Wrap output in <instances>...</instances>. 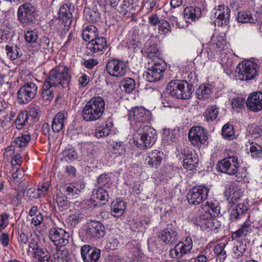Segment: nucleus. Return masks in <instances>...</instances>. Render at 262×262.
Masks as SVG:
<instances>
[{
	"label": "nucleus",
	"mask_w": 262,
	"mask_h": 262,
	"mask_svg": "<svg viewBox=\"0 0 262 262\" xmlns=\"http://www.w3.org/2000/svg\"><path fill=\"white\" fill-rule=\"evenodd\" d=\"M96 198L100 201H107L109 195L107 191L103 187H100L96 191Z\"/></svg>",
	"instance_id": "8fccbe9b"
},
{
	"label": "nucleus",
	"mask_w": 262,
	"mask_h": 262,
	"mask_svg": "<svg viewBox=\"0 0 262 262\" xmlns=\"http://www.w3.org/2000/svg\"><path fill=\"white\" fill-rule=\"evenodd\" d=\"M135 133L133 135L135 144L142 149L151 147L157 140L156 130L148 125H133Z\"/></svg>",
	"instance_id": "f257e3e1"
},
{
	"label": "nucleus",
	"mask_w": 262,
	"mask_h": 262,
	"mask_svg": "<svg viewBox=\"0 0 262 262\" xmlns=\"http://www.w3.org/2000/svg\"><path fill=\"white\" fill-rule=\"evenodd\" d=\"M105 68L109 75L117 77H122L126 72V64L118 59L108 61L106 64Z\"/></svg>",
	"instance_id": "4468645a"
},
{
	"label": "nucleus",
	"mask_w": 262,
	"mask_h": 262,
	"mask_svg": "<svg viewBox=\"0 0 262 262\" xmlns=\"http://www.w3.org/2000/svg\"><path fill=\"white\" fill-rule=\"evenodd\" d=\"M42 193L39 192L37 188H30L27 192V196L30 199H36L39 198H42L41 195Z\"/></svg>",
	"instance_id": "864d4df0"
},
{
	"label": "nucleus",
	"mask_w": 262,
	"mask_h": 262,
	"mask_svg": "<svg viewBox=\"0 0 262 262\" xmlns=\"http://www.w3.org/2000/svg\"><path fill=\"white\" fill-rule=\"evenodd\" d=\"M258 67L255 62L247 60L239 63L236 72L238 73L239 79L249 80L254 79L258 74Z\"/></svg>",
	"instance_id": "0eeeda50"
},
{
	"label": "nucleus",
	"mask_w": 262,
	"mask_h": 262,
	"mask_svg": "<svg viewBox=\"0 0 262 262\" xmlns=\"http://www.w3.org/2000/svg\"><path fill=\"white\" fill-rule=\"evenodd\" d=\"M225 244L220 243L214 248V252L217 256V260L222 262L227 256L226 252L224 250Z\"/></svg>",
	"instance_id": "79ce46f5"
},
{
	"label": "nucleus",
	"mask_w": 262,
	"mask_h": 262,
	"mask_svg": "<svg viewBox=\"0 0 262 262\" xmlns=\"http://www.w3.org/2000/svg\"><path fill=\"white\" fill-rule=\"evenodd\" d=\"M62 190H64V194L68 199L77 198L81 192L79 187L75 186L73 184L69 185H64L62 187Z\"/></svg>",
	"instance_id": "2f4dec72"
},
{
	"label": "nucleus",
	"mask_w": 262,
	"mask_h": 262,
	"mask_svg": "<svg viewBox=\"0 0 262 262\" xmlns=\"http://www.w3.org/2000/svg\"><path fill=\"white\" fill-rule=\"evenodd\" d=\"M80 252L84 262H97L100 257L101 250L91 245L82 246Z\"/></svg>",
	"instance_id": "a211bd4d"
},
{
	"label": "nucleus",
	"mask_w": 262,
	"mask_h": 262,
	"mask_svg": "<svg viewBox=\"0 0 262 262\" xmlns=\"http://www.w3.org/2000/svg\"><path fill=\"white\" fill-rule=\"evenodd\" d=\"M29 119V115L27 111L20 112L17 116L15 120V125L18 129H21L26 125Z\"/></svg>",
	"instance_id": "ea45409f"
},
{
	"label": "nucleus",
	"mask_w": 262,
	"mask_h": 262,
	"mask_svg": "<svg viewBox=\"0 0 262 262\" xmlns=\"http://www.w3.org/2000/svg\"><path fill=\"white\" fill-rule=\"evenodd\" d=\"M251 222L249 219H247L244 222L241 228L238 229L233 233L235 237L246 236L248 233L251 232Z\"/></svg>",
	"instance_id": "c9c22d12"
},
{
	"label": "nucleus",
	"mask_w": 262,
	"mask_h": 262,
	"mask_svg": "<svg viewBox=\"0 0 262 262\" xmlns=\"http://www.w3.org/2000/svg\"><path fill=\"white\" fill-rule=\"evenodd\" d=\"M55 87L46 81L43 85V90L41 93V96L45 100L50 101L53 98L54 88Z\"/></svg>",
	"instance_id": "f704fd0d"
},
{
	"label": "nucleus",
	"mask_w": 262,
	"mask_h": 262,
	"mask_svg": "<svg viewBox=\"0 0 262 262\" xmlns=\"http://www.w3.org/2000/svg\"><path fill=\"white\" fill-rule=\"evenodd\" d=\"M188 138L192 145L198 147L204 144L208 138L204 128L201 126L191 128L188 133Z\"/></svg>",
	"instance_id": "2eb2a0df"
},
{
	"label": "nucleus",
	"mask_w": 262,
	"mask_h": 262,
	"mask_svg": "<svg viewBox=\"0 0 262 262\" xmlns=\"http://www.w3.org/2000/svg\"><path fill=\"white\" fill-rule=\"evenodd\" d=\"M75 9L74 5L72 3L64 4L58 11V18L62 23L65 24L72 21L73 12Z\"/></svg>",
	"instance_id": "aec40b11"
},
{
	"label": "nucleus",
	"mask_w": 262,
	"mask_h": 262,
	"mask_svg": "<svg viewBox=\"0 0 262 262\" xmlns=\"http://www.w3.org/2000/svg\"><path fill=\"white\" fill-rule=\"evenodd\" d=\"M37 85L32 82L26 83L21 86L17 93L19 103L27 104L34 99L37 93Z\"/></svg>",
	"instance_id": "1a4fd4ad"
},
{
	"label": "nucleus",
	"mask_w": 262,
	"mask_h": 262,
	"mask_svg": "<svg viewBox=\"0 0 262 262\" xmlns=\"http://www.w3.org/2000/svg\"><path fill=\"white\" fill-rule=\"evenodd\" d=\"M217 16L216 19L213 22L214 26L217 25L218 26L228 28L230 23L231 10L228 6L224 4L219 5L214 13Z\"/></svg>",
	"instance_id": "ddd939ff"
},
{
	"label": "nucleus",
	"mask_w": 262,
	"mask_h": 262,
	"mask_svg": "<svg viewBox=\"0 0 262 262\" xmlns=\"http://www.w3.org/2000/svg\"><path fill=\"white\" fill-rule=\"evenodd\" d=\"M17 239L19 247L21 250L25 251L27 250L29 243V237L28 235L21 230L20 232H19L18 233Z\"/></svg>",
	"instance_id": "a18cd8bd"
},
{
	"label": "nucleus",
	"mask_w": 262,
	"mask_h": 262,
	"mask_svg": "<svg viewBox=\"0 0 262 262\" xmlns=\"http://www.w3.org/2000/svg\"><path fill=\"white\" fill-rule=\"evenodd\" d=\"M126 208V203L124 201L116 199L111 204V214L115 217H119L123 214Z\"/></svg>",
	"instance_id": "cd10ccee"
},
{
	"label": "nucleus",
	"mask_w": 262,
	"mask_h": 262,
	"mask_svg": "<svg viewBox=\"0 0 262 262\" xmlns=\"http://www.w3.org/2000/svg\"><path fill=\"white\" fill-rule=\"evenodd\" d=\"M193 86L186 81H171L168 84L166 91L178 99H188L191 97Z\"/></svg>",
	"instance_id": "20e7f679"
},
{
	"label": "nucleus",
	"mask_w": 262,
	"mask_h": 262,
	"mask_svg": "<svg viewBox=\"0 0 262 262\" xmlns=\"http://www.w3.org/2000/svg\"><path fill=\"white\" fill-rule=\"evenodd\" d=\"M249 143V153L251 157L255 159H262V146L254 142Z\"/></svg>",
	"instance_id": "72a5a7b5"
},
{
	"label": "nucleus",
	"mask_w": 262,
	"mask_h": 262,
	"mask_svg": "<svg viewBox=\"0 0 262 262\" xmlns=\"http://www.w3.org/2000/svg\"><path fill=\"white\" fill-rule=\"evenodd\" d=\"M123 88L126 93H131L135 88V82L134 80L130 78L125 79Z\"/></svg>",
	"instance_id": "3c124183"
},
{
	"label": "nucleus",
	"mask_w": 262,
	"mask_h": 262,
	"mask_svg": "<svg viewBox=\"0 0 262 262\" xmlns=\"http://www.w3.org/2000/svg\"><path fill=\"white\" fill-rule=\"evenodd\" d=\"M134 4L133 0H124L118 9V11L121 14L125 15L128 12L133 13Z\"/></svg>",
	"instance_id": "e433bc0d"
},
{
	"label": "nucleus",
	"mask_w": 262,
	"mask_h": 262,
	"mask_svg": "<svg viewBox=\"0 0 262 262\" xmlns=\"http://www.w3.org/2000/svg\"><path fill=\"white\" fill-rule=\"evenodd\" d=\"M209 189L204 186H196L191 188L188 192L187 199L190 204L198 205L205 200Z\"/></svg>",
	"instance_id": "9b49d317"
},
{
	"label": "nucleus",
	"mask_w": 262,
	"mask_h": 262,
	"mask_svg": "<svg viewBox=\"0 0 262 262\" xmlns=\"http://www.w3.org/2000/svg\"><path fill=\"white\" fill-rule=\"evenodd\" d=\"M202 12L199 7L189 6L186 7L183 11L184 17L187 23H190L199 19L202 16Z\"/></svg>",
	"instance_id": "393cba45"
},
{
	"label": "nucleus",
	"mask_w": 262,
	"mask_h": 262,
	"mask_svg": "<svg viewBox=\"0 0 262 262\" xmlns=\"http://www.w3.org/2000/svg\"><path fill=\"white\" fill-rule=\"evenodd\" d=\"M210 90L206 86H200L196 91L195 95L199 99H207L209 97Z\"/></svg>",
	"instance_id": "49530a36"
},
{
	"label": "nucleus",
	"mask_w": 262,
	"mask_h": 262,
	"mask_svg": "<svg viewBox=\"0 0 262 262\" xmlns=\"http://www.w3.org/2000/svg\"><path fill=\"white\" fill-rule=\"evenodd\" d=\"M261 15V13L259 11V9L257 8L252 9V11H251V17L252 19V24H255L260 19V16Z\"/></svg>",
	"instance_id": "bf43d9fd"
},
{
	"label": "nucleus",
	"mask_w": 262,
	"mask_h": 262,
	"mask_svg": "<svg viewBox=\"0 0 262 262\" xmlns=\"http://www.w3.org/2000/svg\"><path fill=\"white\" fill-rule=\"evenodd\" d=\"M246 245L244 244L242 242L236 241L232 248V251L233 252V256L238 258L242 256L244 253L246 251Z\"/></svg>",
	"instance_id": "58836bf2"
},
{
	"label": "nucleus",
	"mask_w": 262,
	"mask_h": 262,
	"mask_svg": "<svg viewBox=\"0 0 262 262\" xmlns=\"http://www.w3.org/2000/svg\"><path fill=\"white\" fill-rule=\"evenodd\" d=\"M235 135L233 126L230 123L225 124L222 129V135L224 138L232 139Z\"/></svg>",
	"instance_id": "37998d69"
},
{
	"label": "nucleus",
	"mask_w": 262,
	"mask_h": 262,
	"mask_svg": "<svg viewBox=\"0 0 262 262\" xmlns=\"http://www.w3.org/2000/svg\"><path fill=\"white\" fill-rule=\"evenodd\" d=\"M6 50L7 51V55L8 57L12 60L19 58L22 55L21 50L16 46H10L9 45H7L6 47Z\"/></svg>",
	"instance_id": "4c0bfd02"
},
{
	"label": "nucleus",
	"mask_w": 262,
	"mask_h": 262,
	"mask_svg": "<svg viewBox=\"0 0 262 262\" xmlns=\"http://www.w3.org/2000/svg\"><path fill=\"white\" fill-rule=\"evenodd\" d=\"M218 115V111L215 106H209L204 114L206 120L207 121H213L215 119Z\"/></svg>",
	"instance_id": "c03bdc74"
},
{
	"label": "nucleus",
	"mask_w": 262,
	"mask_h": 262,
	"mask_svg": "<svg viewBox=\"0 0 262 262\" xmlns=\"http://www.w3.org/2000/svg\"><path fill=\"white\" fill-rule=\"evenodd\" d=\"M86 233L91 239L98 240L105 235V227L100 222L92 221L89 224Z\"/></svg>",
	"instance_id": "6ab92c4d"
},
{
	"label": "nucleus",
	"mask_w": 262,
	"mask_h": 262,
	"mask_svg": "<svg viewBox=\"0 0 262 262\" xmlns=\"http://www.w3.org/2000/svg\"><path fill=\"white\" fill-rule=\"evenodd\" d=\"M245 103V99L242 97H236L233 99L231 104L233 107L242 108Z\"/></svg>",
	"instance_id": "338daca9"
},
{
	"label": "nucleus",
	"mask_w": 262,
	"mask_h": 262,
	"mask_svg": "<svg viewBox=\"0 0 262 262\" xmlns=\"http://www.w3.org/2000/svg\"><path fill=\"white\" fill-rule=\"evenodd\" d=\"M84 16L86 20L93 24L98 22L100 19V13L96 5L92 7H85L83 10Z\"/></svg>",
	"instance_id": "5701e85b"
},
{
	"label": "nucleus",
	"mask_w": 262,
	"mask_h": 262,
	"mask_svg": "<svg viewBox=\"0 0 262 262\" xmlns=\"http://www.w3.org/2000/svg\"><path fill=\"white\" fill-rule=\"evenodd\" d=\"M247 208L243 204H238L231 210L230 220L235 222L238 220H243L247 215Z\"/></svg>",
	"instance_id": "b1692460"
},
{
	"label": "nucleus",
	"mask_w": 262,
	"mask_h": 262,
	"mask_svg": "<svg viewBox=\"0 0 262 262\" xmlns=\"http://www.w3.org/2000/svg\"><path fill=\"white\" fill-rule=\"evenodd\" d=\"M247 107L253 112H257L262 110V92H255L251 94L246 102Z\"/></svg>",
	"instance_id": "412c9836"
},
{
	"label": "nucleus",
	"mask_w": 262,
	"mask_h": 262,
	"mask_svg": "<svg viewBox=\"0 0 262 262\" xmlns=\"http://www.w3.org/2000/svg\"><path fill=\"white\" fill-rule=\"evenodd\" d=\"M192 248L191 239L186 243L180 242L169 251L170 256L178 259L179 262H192L193 258L190 254Z\"/></svg>",
	"instance_id": "423d86ee"
},
{
	"label": "nucleus",
	"mask_w": 262,
	"mask_h": 262,
	"mask_svg": "<svg viewBox=\"0 0 262 262\" xmlns=\"http://www.w3.org/2000/svg\"><path fill=\"white\" fill-rule=\"evenodd\" d=\"M147 68L148 71L144 73L143 77L150 82L161 79L165 71L164 66H162L158 62H155L153 61H151V63H148Z\"/></svg>",
	"instance_id": "9d476101"
},
{
	"label": "nucleus",
	"mask_w": 262,
	"mask_h": 262,
	"mask_svg": "<svg viewBox=\"0 0 262 262\" xmlns=\"http://www.w3.org/2000/svg\"><path fill=\"white\" fill-rule=\"evenodd\" d=\"M83 218V215L81 213H76L70 215L68 218V222L73 226H75L80 220Z\"/></svg>",
	"instance_id": "6e6d98bb"
},
{
	"label": "nucleus",
	"mask_w": 262,
	"mask_h": 262,
	"mask_svg": "<svg viewBox=\"0 0 262 262\" xmlns=\"http://www.w3.org/2000/svg\"><path fill=\"white\" fill-rule=\"evenodd\" d=\"M148 157L145 159V162L151 167H156L160 165L162 160L163 153L157 150L148 153Z\"/></svg>",
	"instance_id": "bb28decb"
},
{
	"label": "nucleus",
	"mask_w": 262,
	"mask_h": 262,
	"mask_svg": "<svg viewBox=\"0 0 262 262\" xmlns=\"http://www.w3.org/2000/svg\"><path fill=\"white\" fill-rule=\"evenodd\" d=\"M29 135H23L21 136L15 138L14 143L19 148L25 146L30 140Z\"/></svg>",
	"instance_id": "de8ad7c7"
},
{
	"label": "nucleus",
	"mask_w": 262,
	"mask_h": 262,
	"mask_svg": "<svg viewBox=\"0 0 262 262\" xmlns=\"http://www.w3.org/2000/svg\"><path fill=\"white\" fill-rule=\"evenodd\" d=\"M9 215L6 213L0 214V231L4 229L8 225Z\"/></svg>",
	"instance_id": "13d9d810"
},
{
	"label": "nucleus",
	"mask_w": 262,
	"mask_h": 262,
	"mask_svg": "<svg viewBox=\"0 0 262 262\" xmlns=\"http://www.w3.org/2000/svg\"><path fill=\"white\" fill-rule=\"evenodd\" d=\"M43 220V215L41 213H39L36 215L32 216L31 223L34 226H37L42 224Z\"/></svg>",
	"instance_id": "e2e57ef3"
},
{
	"label": "nucleus",
	"mask_w": 262,
	"mask_h": 262,
	"mask_svg": "<svg viewBox=\"0 0 262 262\" xmlns=\"http://www.w3.org/2000/svg\"><path fill=\"white\" fill-rule=\"evenodd\" d=\"M159 31H162L163 33H168L171 31V26L169 22L164 19H161L158 27Z\"/></svg>",
	"instance_id": "603ef678"
},
{
	"label": "nucleus",
	"mask_w": 262,
	"mask_h": 262,
	"mask_svg": "<svg viewBox=\"0 0 262 262\" xmlns=\"http://www.w3.org/2000/svg\"><path fill=\"white\" fill-rule=\"evenodd\" d=\"M35 3L26 2L20 5L17 12L18 21L24 26L33 25L37 20L39 11Z\"/></svg>",
	"instance_id": "7ed1b4c3"
},
{
	"label": "nucleus",
	"mask_w": 262,
	"mask_h": 262,
	"mask_svg": "<svg viewBox=\"0 0 262 262\" xmlns=\"http://www.w3.org/2000/svg\"><path fill=\"white\" fill-rule=\"evenodd\" d=\"M217 169L220 172L229 175H234L238 171V159L236 157H229L222 160L217 164Z\"/></svg>",
	"instance_id": "f8f14e48"
},
{
	"label": "nucleus",
	"mask_w": 262,
	"mask_h": 262,
	"mask_svg": "<svg viewBox=\"0 0 262 262\" xmlns=\"http://www.w3.org/2000/svg\"><path fill=\"white\" fill-rule=\"evenodd\" d=\"M110 181V178L106 174H101L97 179V182L100 187L105 185Z\"/></svg>",
	"instance_id": "774afa93"
},
{
	"label": "nucleus",
	"mask_w": 262,
	"mask_h": 262,
	"mask_svg": "<svg viewBox=\"0 0 262 262\" xmlns=\"http://www.w3.org/2000/svg\"><path fill=\"white\" fill-rule=\"evenodd\" d=\"M178 229V227L175 222L174 225L168 224L166 228L159 232L158 236L165 245H173L179 241L180 238Z\"/></svg>",
	"instance_id": "6e6552de"
},
{
	"label": "nucleus",
	"mask_w": 262,
	"mask_h": 262,
	"mask_svg": "<svg viewBox=\"0 0 262 262\" xmlns=\"http://www.w3.org/2000/svg\"><path fill=\"white\" fill-rule=\"evenodd\" d=\"M28 246L29 247V249L35 250V253L36 255L39 253H43L42 251L43 250L41 248H38V245L34 238L31 239L30 241H29Z\"/></svg>",
	"instance_id": "5fc2aeb1"
},
{
	"label": "nucleus",
	"mask_w": 262,
	"mask_h": 262,
	"mask_svg": "<svg viewBox=\"0 0 262 262\" xmlns=\"http://www.w3.org/2000/svg\"><path fill=\"white\" fill-rule=\"evenodd\" d=\"M143 226V223L141 221L133 220L130 224V227L134 231H142V227Z\"/></svg>",
	"instance_id": "052dcab7"
},
{
	"label": "nucleus",
	"mask_w": 262,
	"mask_h": 262,
	"mask_svg": "<svg viewBox=\"0 0 262 262\" xmlns=\"http://www.w3.org/2000/svg\"><path fill=\"white\" fill-rule=\"evenodd\" d=\"M70 76L68 74V69L63 65L52 70L46 81L54 86L60 85L63 88L68 87Z\"/></svg>",
	"instance_id": "39448f33"
},
{
	"label": "nucleus",
	"mask_w": 262,
	"mask_h": 262,
	"mask_svg": "<svg viewBox=\"0 0 262 262\" xmlns=\"http://www.w3.org/2000/svg\"><path fill=\"white\" fill-rule=\"evenodd\" d=\"M236 19L238 22L244 23L252 24L251 17L250 11H240L237 12L236 16Z\"/></svg>",
	"instance_id": "a19ab883"
},
{
	"label": "nucleus",
	"mask_w": 262,
	"mask_h": 262,
	"mask_svg": "<svg viewBox=\"0 0 262 262\" xmlns=\"http://www.w3.org/2000/svg\"><path fill=\"white\" fill-rule=\"evenodd\" d=\"M67 114L62 112L57 113L52 123V128L54 133H59L63 128Z\"/></svg>",
	"instance_id": "c85d7f7f"
},
{
	"label": "nucleus",
	"mask_w": 262,
	"mask_h": 262,
	"mask_svg": "<svg viewBox=\"0 0 262 262\" xmlns=\"http://www.w3.org/2000/svg\"><path fill=\"white\" fill-rule=\"evenodd\" d=\"M49 237L57 247H63L69 242V234L63 229L53 228L49 232Z\"/></svg>",
	"instance_id": "f3484780"
},
{
	"label": "nucleus",
	"mask_w": 262,
	"mask_h": 262,
	"mask_svg": "<svg viewBox=\"0 0 262 262\" xmlns=\"http://www.w3.org/2000/svg\"><path fill=\"white\" fill-rule=\"evenodd\" d=\"M42 253H39L36 255L38 262H53L51 256L47 252L43 250Z\"/></svg>",
	"instance_id": "4d7b16f0"
},
{
	"label": "nucleus",
	"mask_w": 262,
	"mask_h": 262,
	"mask_svg": "<svg viewBox=\"0 0 262 262\" xmlns=\"http://www.w3.org/2000/svg\"><path fill=\"white\" fill-rule=\"evenodd\" d=\"M51 254L54 260H57V262H71V261L69 251L63 247H56Z\"/></svg>",
	"instance_id": "a878e982"
},
{
	"label": "nucleus",
	"mask_w": 262,
	"mask_h": 262,
	"mask_svg": "<svg viewBox=\"0 0 262 262\" xmlns=\"http://www.w3.org/2000/svg\"><path fill=\"white\" fill-rule=\"evenodd\" d=\"M95 136L97 138H102L107 136L110 134V129L107 127L99 128L95 132Z\"/></svg>",
	"instance_id": "69168bd1"
},
{
	"label": "nucleus",
	"mask_w": 262,
	"mask_h": 262,
	"mask_svg": "<svg viewBox=\"0 0 262 262\" xmlns=\"http://www.w3.org/2000/svg\"><path fill=\"white\" fill-rule=\"evenodd\" d=\"M94 52L102 51L107 47L106 39L103 37H96L90 41Z\"/></svg>",
	"instance_id": "7c9ffc66"
},
{
	"label": "nucleus",
	"mask_w": 262,
	"mask_h": 262,
	"mask_svg": "<svg viewBox=\"0 0 262 262\" xmlns=\"http://www.w3.org/2000/svg\"><path fill=\"white\" fill-rule=\"evenodd\" d=\"M63 155L70 160H74L77 158V154L73 149H66L63 151Z\"/></svg>",
	"instance_id": "680f3d73"
},
{
	"label": "nucleus",
	"mask_w": 262,
	"mask_h": 262,
	"mask_svg": "<svg viewBox=\"0 0 262 262\" xmlns=\"http://www.w3.org/2000/svg\"><path fill=\"white\" fill-rule=\"evenodd\" d=\"M50 187V184L48 182H45L42 184L38 185L36 188L38 189L39 192H40L41 195L44 198L47 194Z\"/></svg>",
	"instance_id": "0e129e2a"
},
{
	"label": "nucleus",
	"mask_w": 262,
	"mask_h": 262,
	"mask_svg": "<svg viewBox=\"0 0 262 262\" xmlns=\"http://www.w3.org/2000/svg\"><path fill=\"white\" fill-rule=\"evenodd\" d=\"M150 112L143 107H135L128 111V118L136 123L148 122L150 119Z\"/></svg>",
	"instance_id": "dca6fc26"
},
{
	"label": "nucleus",
	"mask_w": 262,
	"mask_h": 262,
	"mask_svg": "<svg viewBox=\"0 0 262 262\" xmlns=\"http://www.w3.org/2000/svg\"><path fill=\"white\" fill-rule=\"evenodd\" d=\"M66 196V194L64 193L62 194H57L56 195V201L58 205V206L60 208H67L68 207V201Z\"/></svg>",
	"instance_id": "09e8293b"
},
{
	"label": "nucleus",
	"mask_w": 262,
	"mask_h": 262,
	"mask_svg": "<svg viewBox=\"0 0 262 262\" xmlns=\"http://www.w3.org/2000/svg\"><path fill=\"white\" fill-rule=\"evenodd\" d=\"M220 212V207L217 203L206 202L205 206V216L214 217L217 216Z\"/></svg>",
	"instance_id": "c756f323"
},
{
	"label": "nucleus",
	"mask_w": 262,
	"mask_h": 262,
	"mask_svg": "<svg viewBox=\"0 0 262 262\" xmlns=\"http://www.w3.org/2000/svg\"><path fill=\"white\" fill-rule=\"evenodd\" d=\"M183 155V166L186 169L192 170L198 166V156L194 151L190 152L187 150H184Z\"/></svg>",
	"instance_id": "4be33fe9"
},
{
	"label": "nucleus",
	"mask_w": 262,
	"mask_h": 262,
	"mask_svg": "<svg viewBox=\"0 0 262 262\" xmlns=\"http://www.w3.org/2000/svg\"><path fill=\"white\" fill-rule=\"evenodd\" d=\"M197 226H200L202 230L207 228H212L214 226V222L212 217H206L205 213L202 214L199 216V220H196V223H195Z\"/></svg>",
	"instance_id": "473e14b6"
},
{
	"label": "nucleus",
	"mask_w": 262,
	"mask_h": 262,
	"mask_svg": "<svg viewBox=\"0 0 262 262\" xmlns=\"http://www.w3.org/2000/svg\"><path fill=\"white\" fill-rule=\"evenodd\" d=\"M104 98L94 97L84 105L82 111V117L86 121H96L101 118L105 109Z\"/></svg>",
	"instance_id": "f03ea898"
}]
</instances>
